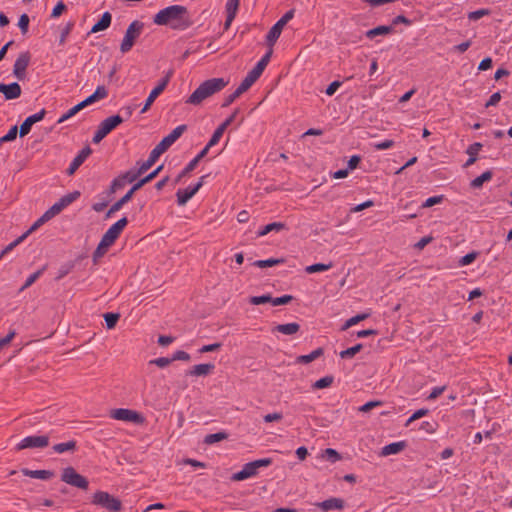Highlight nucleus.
Returning a JSON list of instances; mask_svg holds the SVG:
<instances>
[{
	"mask_svg": "<svg viewBox=\"0 0 512 512\" xmlns=\"http://www.w3.org/2000/svg\"><path fill=\"white\" fill-rule=\"evenodd\" d=\"M31 54L29 51L22 52L18 55L14 66L13 74L18 80H23L26 77V69L29 66Z\"/></svg>",
	"mask_w": 512,
	"mask_h": 512,
	"instance_id": "obj_14",
	"label": "nucleus"
},
{
	"mask_svg": "<svg viewBox=\"0 0 512 512\" xmlns=\"http://www.w3.org/2000/svg\"><path fill=\"white\" fill-rule=\"evenodd\" d=\"M187 130L185 124L177 126L172 132L164 137L150 152V155L146 161L142 163V168H151L157 159L166 152L170 146Z\"/></svg>",
	"mask_w": 512,
	"mask_h": 512,
	"instance_id": "obj_4",
	"label": "nucleus"
},
{
	"mask_svg": "<svg viewBox=\"0 0 512 512\" xmlns=\"http://www.w3.org/2000/svg\"><path fill=\"white\" fill-rule=\"evenodd\" d=\"M92 503L110 511L118 512L122 510L121 501L104 491L95 492L92 498Z\"/></svg>",
	"mask_w": 512,
	"mask_h": 512,
	"instance_id": "obj_8",
	"label": "nucleus"
},
{
	"mask_svg": "<svg viewBox=\"0 0 512 512\" xmlns=\"http://www.w3.org/2000/svg\"><path fill=\"white\" fill-rule=\"evenodd\" d=\"M382 404H383V402L380 400H373V401H369V402L365 403L364 405L359 407L358 410L360 412L366 413V412L371 411L375 407L381 406Z\"/></svg>",
	"mask_w": 512,
	"mask_h": 512,
	"instance_id": "obj_59",
	"label": "nucleus"
},
{
	"mask_svg": "<svg viewBox=\"0 0 512 512\" xmlns=\"http://www.w3.org/2000/svg\"><path fill=\"white\" fill-rule=\"evenodd\" d=\"M73 27H74V23L73 22H68L66 24V26L63 28V30L61 32V35H60V39H59V44L60 45H63L66 42V38L70 34V32L72 31Z\"/></svg>",
	"mask_w": 512,
	"mask_h": 512,
	"instance_id": "obj_62",
	"label": "nucleus"
},
{
	"mask_svg": "<svg viewBox=\"0 0 512 512\" xmlns=\"http://www.w3.org/2000/svg\"><path fill=\"white\" fill-rule=\"evenodd\" d=\"M156 25H168L173 30H186L192 25L188 10L182 5H171L160 10L153 18Z\"/></svg>",
	"mask_w": 512,
	"mask_h": 512,
	"instance_id": "obj_1",
	"label": "nucleus"
},
{
	"mask_svg": "<svg viewBox=\"0 0 512 512\" xmlns=\"http://www.w3.org/2000/svg\"><path fill=\"white\" fill-rule=\"evenodd\" d=\"M22 473L25 476L41 480H49L54 476V472L51 470H29L25 468L22 469Z\"/></svg>",
	"mask_w": 512,
	"mask_h": 512,
	"instance_id": "obj_30",
	"label": "nucleus"
},
{
	"mask_svg": "<svg viewBox=\"0 0 512 512\" xmlns=\"http://www.w3.org/2000/svg\"><path fill=\"white\" fill-rule=\"evenodd\" d=\"M91 153L92 149L89 146L84 147L70 163L66 171L67 175H73Z\"/></svg>",
	"mask_w": 512,
	"mask_h": 512,
	"instance_id": "obj_18",
	"label": "nucleus"
},
{
	"mask_svg": "<svg viewBox=\"0 0 512 512\" xmlns=\"http://www.w3.org/2000/svg\"><path fill=\"white\" fill-rule=\"evenodd\" d=\"M49 445V437L47 435H33L23 438L17 444V450L27 448H45Z\"/></svg>",
	"mask_w": 512,
	"mask_h": 512,
	"instance_id": "obj_13",
	"label": "nucleus"
},
{
	"mask_svg": "<svg viewBox=\"0 0 512 512\" xmlns=\"http://www.w3.org/2000/svg\"><path fill=\"white\" fill-rule=\"evenodd\" d=\"M228 84L223 78H211L202 82L185 101L187 104L200 105L205 99L220 92Z\"/></svg>",
	"mask_w": 512,
	"mask_h": 512,
	"instance_id": "obj_3",
	"label": "nucleus"
},
{
	"mask_svg": "<svg viewBox=\"0 0 512 512\" xmlns=\"http://www.w3.org/2000/svg\"><path fill=\"white\" fill-rule=\"evenodd\" d=\"M406 448L405 441L393 442L384 446L381 450V456H389L392 454H398Z\"/></svg>",
	"mask_w": 512,
	"mask_h": 512,
	"instance_id": "obj_29",
	"label": "nucleus"
},
{
	"mask_svg": "<svg viewBox=\"0 0 512 512\" xmlns=\"http://www.w3.org/2000/svg\"><path fill=\"white\" fill-rule=\"evenodd\" d=\"M61 481L68 485L79 488L81 490H87L89 487V481L86 477L79 474L73 467L69 466L62 470Z\"/></svg>",
	"mask_w": 512,
	"mask_h": 512,
	"instance_id": "obj_7",
	"label": "nucleus"
},
{
	"mask_svg": "<svg viewBox=\"0 0 512 512\" xmlns=\"http://www.w3.org/2000/svg\"><path fill=\"white\" fill-rule=\"evenodd\" d=\"M15 336L16 331L14 329H11L5 337L0 338V350L7 346L8 344H10L11 341L15 338Z\"/></svg>",
	"mask_w": 512,
	"mask_h": 512,
	"instance_id": "obj_64",
	"label": "nucleus"
},
{
	"mask_svg": "<svg viewBox=\"0 0 512 512\" xmlns=\"http://www.w3.org/2000/svg\"><path fill=\"white\" fill-rule=\"evenodd\" d=\"M215 368V365L212 363L198 364L193 366V368L187 371V375L191 376H206L210 374Z\"/></svg>",
	"mask_w": 512,
	"mask_h": 512,
	"instance_id": "obj_28",
	"label": "nucleus"
},
{
	"mask_svg": "<svg viewBox=\"0 0 512 512\" xmlns=\"http://www.w3.org/2000/svg\"><path fill=\"white\" fill-rule=\"evenodd\" d=\"M294 17V10L287 11L268 31L266 35L267 45L272 49L281 35L284 26Z\"/></svg>",
	"mask_w": 512,
	"mask_h": 512,
	"instance_id": "obj_9",
	"label": "nucleus"
},
{
	"mask_svg": "<svg viewBox=\"0 0 512 512\" xmlns=\"http://www.w3.org/2000/svg\"><path fill=\"white\" fill-rule=\"evenodd\" d=\"M111 417L116 420L132 422L136 424H142L144 422V417L140 413L125 408L112 410Z\"/></svg>",
	"mask_w": 512,
	"mask_h": 512,
	"instance_id": "obj_12",
	"label": "nucleus"
},
{
	"mask_svg": "<svg viewBox=\"0 0 512 512\" xmlns=\"http://www.w3.org/2000/svg\"><path fill=\"white\" fill-rule=\"evenodd\" d=\"M162 169H163V165H160L156 169H154L152 172H150L148 175H146L145 177L138 180L130 188V190L121 198L122 203H125V204L128 203L132 199L134 193L136 191H138L139 189H141L144 185H146L147 183H149L153 179H155L158 176V174L161 172Z\"/></svg>",
	"mask_w": 512,
	"mask_h": 512,
	"instance_id": "obj_11",
	"label": "nucleus"
},
{
	"mask_svg": "<svg viewBox=\"0 0 512 512\" xmlns=\"http://www.w3.org/2000/svg\"><path fill=\"white\" fill-rule=\"evenodd\" d=\"M205 178L206 176H202L193 187H188L184 190L179 189L176 193L178 205L184 206L203 186Z\"/></svg>",
	"mask_w": 512,
	"mask_h": 512,
	"instance_id": "obj_16",
	"label": "nucleus"
},
{
	"mask_svg": "<svg viewBox=\"0 0 512 512\" xmlns=\"http://www.w3.org/2000/svg\"><path fill=\"white\" fill-rule=\"evenodd\" d=\"M174 74V70L170 69L167 71L165 76L159 81L158 85L150 92L148 98L145 101V104L141 110V113L147 112L156 98L166 89L167 85L170 82L171 77Z\"/></svg>",
	"mask_w": 512,
	"mask_h": 512,
	"instance_id": "obj_10",
	"label": "nucleus"
},
{
	"mask_svg": "<svg viewBox=\"0 0 512 512\" xmlns=\"http://www.w3.org/2000/svg\"><path fill=\"white\" fill-rule=\"evenodd\" d=\"M107 96H108V91H107L106 87L103 85H99L93 94L88 96L86 99L81 101L79 104H80V106H82V109H84L88 105H90L98 100L104 99Z\"/></svg>",
	"mask_w": 512,
	"mask_h": 512,
	"instance_id": "obj_23",
	"label": "nucleus"
},
{
	"mask_svg": "<svg viewBox=\"0 0 512 512\" xmlns=\"http://www.w3.org/2000/svg\"><path fill=\"white\" fill-rule=\"evenodd\" d=\"M285 262L284 258H270L266 260H257L253 263L254 266L259 268L272 267L278 264H283Z\"/></svg>",
	"mask_w": 512,
	"mask_h": 512,
	"instance_id": "obj_37",
	"label": "nucleus"
},
{
	"mask_svg": "<svg viewBox=\"0 0 512 512\" xmlns=\"http://www.w3.org/2000/svg\"><path fill=\"white\" fill-rule=\"evenodd\" d=\"M478 255H479V253L476 251H472V252L464 255L458 261L459 266H467V265L471 264L472 262H474L476 260Z\"/></svg>",
	"mask_w": 512,
	"mask_h": 512,
	"instance_id": "obj_48",
	"label": "nucleus"
},
{
	"mask_svg": "<svg viewBox=\"0 0 512 512\" xmlns=\"http://www.w3.org/2000/svg\"><path fill=\"white\" fill-rule=\"evenodd\" d=\"M324 354V349L319 347L307 355L297 357V362L301 364H308Z\"/></svg>",
	"mask_w": 512,
	"mask_h": 512,
	"instance_id": "obj_33",
	"label": "nucleus"
},
{
	"mask_svg": "<svg viewBox=\"0 0 512 512\" xmlns=\"http://www.w3.org/2000/svg\"><path fill=\"white\" fill-rule=\"evenodd\" d=\"M438 423L436 421H424L421 424L420 429L426 431L429 434L436 432Z\"/></svg>",
	"mask_w": 512,
	"mask_h": 512,
	"instance_id": "obj_56",
	"label": "nucleus"
},
{
	"mask_svg": "<svg viewBox=\"0 0 512 512\" xmlns=\"http://www.w3.org/2000/svg\"><path fill=\"white\" fill-rule=\"evenodd\" d=\"M316 506L321 508L323 511H330L334 509L341 510L344 508V500L341 498L332 497L322 502L316 503Z\"/></svg>",
	"mask_w": 512,
	"mask_h": 512,
	"instance_id": "obj_24",
	"label": "nucleus"
},
{
	"mask_svg": "<svg viewBox=\"0 0 512 512\" xmlns=\"http://www.w3.org/2000/svg\"><path fill=\"white\" fill-rule=\"evenodd\" d=\"M80 110H82V106L78 103L71 109H69L65 114H63L57 121V123H63L64 121L70 119L74 115H76Z\"/></svg>",
	"mask_w": 512,
	"mask_h": 512,
	"instance_id": "obj_51",
	"label": "nucleus"
},
{
	"mask_svg": "<svg viewBox=\"0 0 512 512\" xmlns=\"http://www.w3.org/2000/svg\"><path fill=\"white\" fill-rule=\"evenodd\" d=\"M26 238V234H22L20 237H18L16 240L11 242L9 245H7L0 253V259L7 254L8 252L12 251L17 245H19L24 239Z\"/></svg>",
	"mask_w": 512,
	"mask_h": 512,
	"instance_id": "obj_54",
	"label": "nucleus"
},
{
	"mask_svg": "<svg viewBox=\"0 0 512 512\" xmlns=\"http://www.w3.org/2000/svg\"><path fill=\"white\" fill-rule=\"evenodd\" d=\"M240 5V0H228L226 3V13L227 15L236 16Z\"/></svg>",
	"mask_w": 512,
	"mask_h": 512,
	"instance_id": "obj_55",
	"label": "nucleus"
},
{
	"mask_svg": "<svg viewBox=\"0 0 512 512\" xmlns=\"http://www.w3.org/2000/svg\"><path fill=\"white\" fill-rule=\"evenodd\" d=\"M300 331V325L298 323H286V324H278L273 327L272 332H278L284 335H294Z\"/></svg>",
	"mask_w": 512,
	"mask_h": 512,
	"instance_id": "obj_27",
	"label": "nucleus"
},
{
	"mask_svg": "<svg viewBox=\"0 0 512 512\" xmlns=\"http://www.w3.org/2000/svg\"><path fill=\"white\" fill-rule=\"evenodd\" d=\"M17 133H18L17 125L12 126L10 128V130L8 131V133L0 138V145H2L3 143H6V142L14 141L17 137Z\"/></svg>",
	"mask_w": 512,
	"mask_h": 512,
	"instance_id": "obj_47",
	"label": "nucleus"
},
{
	"mask_svg": "<svg viewBox=\"0 0 512 512\" xmlns=\"http://www.w3.org/2000/svg\"><path fill=\"white\" fill-rule=\"evenodd\" d=\"M429 413V410L426 408H421L415 411L406 421L405 426L408 427L412 422L426 416Z\"/></svg>",
	"mask_w": 512,
	"mask_h": 512,
	"instance_id": "obj_50",
	"label": "nucleus"
},
{
	"mask_svg": "<svg viewBox=\"0 0 512 512\" xmlns=\"http://www.w3.org/2000/svg\"><path fill=\"white\" fill-rule=\"evenodd\" d=\"M124 122V118L120 115H113L106 119H104L98 126L94 136L93 143H100L111 131H113L117 126Z\"/></svg>",
	"mask_w": 512,
	"mask_h": 512,
	"instance_id": "obj_6",
	"label": "nucleus"
},
{
	"mask_svg": "<svg viewBox=\"0 0 512 512\" xmlns=\"http://www.w3.org/2000/svg\"><path fill=\"white\" fill-rule=\"evenodd\" d=\"M363 348L362 344H356L346 350L340 352V357L342 359H348L354 357L357 353H359Z\"/></svg>",
	"mask_w": 512,
	"mask_h": 512,
	"instance_id": "obj_43",
	"label": "nucleus"
},
{
	"mask_svg": "<svg viewBox=\"0 0 512 512\" xmlns=\"http://www.w3.org/2000/svg\"><path fill=\"white\" fill-rule=\"evenodd\" d=\"M228 438V434L226 432H217L213 434H208L204 438V443L207 445H212L214 443L220 442Z\"/></svg>",
	"mask_w": 512,
	"mask_h": 512,
	"instance_id": "obj_41",
	"label": "nucleus"
},
{
	"mask_svg": "<svg viewBox=\"0 0 512 512\" xmlns=\"http://www.w3.org/2000/svg\"><path fill=\"white\" fill-rule=\"evenodd\" d=\"M53 451L59 454L64 452H75L77 449V442L75 440H70L65 443H58L52 447Z\"/></svg>",
	"mask_w": 512,
	"mask_h": 512,
	"instance_id": "obj_32",
	"label": "nucleus"
},
{
	"mask_svg": "<svg viewBox=\"0 0 512 512\" xmlns=\"http://www.w3.org/2000/svg\"><path fill=\"white\" fill-rule=\"evenodd\" d=\"M226 128L224 127V125H219L216 130L214 131L212 137L210 138V140L208 141V147H213L215 146L221 139V137L223 136L224 132H225Z\"/></svg>",
	"mask_w": 512,
	"mask_h": 512,
	"instance_id": "obj_42",
	"label": "nucleus"
},
{
	"mask_svg": "<svg viewBox=\"0 0 512 512\" xmlns=\"http://www.w3.org/2000/svg\"><path fill=\"white\" fill-rule=\"evenodd\" d=\"M107 96H108V91H107L106 87L103 85H99L93 94L88 96L86 99L81 101L79 104H80V106H82V109H84L88 105H90L98 100L104 99Z\"/></svg>",
	"mask_w": 512,
	"mask_h": 512,
	"instance_id": "obj_22",
	"label": "nucleus"
},
{
	"mask_svg": "<svg viewBox=\"0 0 512 512\" xmlns=\"http://www.w3.org/2000/svg\"><path fill=\"white\" fill-rule=\"evenodd\" d=\"M45 115H46V110L41 109L39 112L27 117L23 121V123L20 125V128H19L20 137L26 136L31 131L33 124L43 120Z\"/></svg>",
	"mask_w": 512,
	"mask_h": 512,
	"instance_id": "obj_17",
	"label": "nucleus"
},
{
	"mask_svg": "<svg viewBox=\"0 0 512 512\" xmlns=\"http://www.w3.org/2000/svg\"><path fill=\"white\" fill-rule=\"evenodd\" d=\"M110 246L111 245H108V243L105 242L103 239L100 240V243L98 244L97 248L93 252L92 259H93L94 264H97L98 260L100 258H102L107 253Z\"/></svg>",
	"mask_w": 512,
	"mask_h": 512,
	"instance_id": "obj_35",
	"label": "nucleus"
},
{
	"mask_svg": "<svg viewBox=\"0 0 512 512\" xmlns=\"http://www.w3.org/2000/svg\"><path fill=\"white\" fill-rule=\"evenodd\" d=\"M257 474V470L254 468V466L251 464V462L246 463L242 470H240L237 473H234L231 477L233 481H243L247 478H250L252 476H255Z\"/></svg>",
	"mask_w": 512,
	"mask_h": 512,
	"instance_id": "obj_26",
	"label": "nucleus"
},
{
	"mask_svg": "<svg viewBox=\"0 0 512 512\" xmlns=\"http://www.w3.org/2000/svg\"><path fill=\"white\" fill-rule=\"evenodd\" d=\"M107 96H108V91H107L106 87L103 85H99L93 94L88 96L86 99L81 101L79 104H80V106H82V109H84L88 105H90L98 100L104 99Z\"/></svg>",
	"mask_w": 512,
	"mask_h": 512,
	"instance_id": "obj_20",
	"label": "nucleus"
},
{
	"mask_svg": "<svg viewBox=\"0 0 512 512\" xmlns=\"http://www.w3.org/2000/svg\"><path fill=\"white\" fill-rule=\"evenodd\" d=\"M74 268L73 262H68L60 267L58 270V274L56 276V280H60L65 277L72 269Z\"/></svg>",
	"mask_w": 512,
	"mask_h": 512,
	"instance_id": "obj_57",
	"label": "nucleus"
},
{
	"mask_svg": "<svg viewBox=\"0 0 512 512\" xmlns=\"http://www.w3.org/2000/svg\"><path fill=\"white\" fill-rule=\"evenodd\" d=\"M292 300H293L292 295H283V296L276 297V298L272 297L271 304L274 306L286 305V304L290 303Z\"/></svg>",
	"mask_w": 512,
	"mask_h": 512,
	"instance_id": "obj_58",
	"label": "nucleus"
},
{
	"mask_svg": "<svg viewBox=\"0 0 512 512\" xmlns=\"http://www.w3.org/2000/svg\"><path fill=\"white\" fill-rule=\"evenodd\" d=\"M112 15L109 12H104L101 18L92 26L88 34L98 33L108 29L111 25Z\"/></svg>",
	"mask_w": 512,
	"mask_h": 512,
	"instance_id": "obj_25",
	"label": "nucleus"
},
{
	"mask_svg": "<svg viewBox=\"0 0 512 512\" xmlns=\"http://www.w3.org/2000/svg\"><path fill=\"white\" fill-rule=\"evenodd\" d=\"M107 96H108V91H107L106 87L103 85H99L93 94L88 96L86 99L81 101L79 104H80V106H82V109H84L88 105H90L98 100L104 99Z\"/></svg>",
	"mask_w": 512,
	"mask_h": 512,
	"instance_id": "obj_21",
	"label": "nucleus"
},
{
	"mask_svg": "<svg viewBox=\"0 0 512 512\" xmlns=\"http://www.w3.org/2000/svg\"><path fill=\"white\" fill-rule=\"evenodd\" d=\"M272 53L273 50L269 49L266 52V54L258 61L255 67L248 72V74L242 80L237 89L224 99L221 105L223 108L230 106L237 98H239L243 93H245L258 80V78L261 76L264 69L268 65Z\"/></svg>",
	"mask_w": 512,
	"mask_h": 512,
	"instance_id": "obj_2",
	"label": "nucleus"
},
{
	"mask_svg": "<svg viewBox=\"0 0 512 512\" xmlns=\"http://www.w3.org/2000/svg\"><path fill=\"white\" fill-rule=\"evenodd\" d=\"M393 32V27L390 26V25H380V26H377L375 28H372L368 31L365 32V36L368 38V39H373L375 38L376 36H381V35H387V34H390Z\"/></svg>",
	"mask_w": 512,
	"mask_h": 512,
	"instance_id": "obj_31",
	"label": "nucleus"
},
{
	"mask_svg": "<svg viewBox=\"0 0 512 512\" xmlns=\"http://www.w3.org/2000/svg\"><path fill=\"white\" fill-rule=\"evenodd\" d=\"M493 177L492 171L488 170L482 173L480 176L473 179L470 183L471 188H480L484 182L491 180Z\"/></svg>",
	"mask_w": 512,
	"mask_h": 512,
	"instance_id": "obj_36",
	"label": "nucleus"
},
{
	"mask_svg": "<svg viewBox=\"0 0 512 512\" xmlns=\"http://www.w3.org/2000/svg\"><path fill=\"white\" fill-rule=\"evenodd\" d=\"M368 316H369V314H367V313L358 314V315H356V316H353V317H351L350 319H348V320L346 321V323L344 324V326H343V328H342V329H343V330H346V329H348L349 327H351V326H353V325L357 324L358 322L365 320L366 318H368Z\"/></svg>",
	"mask_w": 512,
	"mask_h": 512,
	"instance_id": "obj_49",
	"label": "nucleus"
},
{
	"mask_svg": "<svg viewBox=\"0 0 512 512\" xmlns=\"http://www.w3.org/2000/svg\"><path fill=\"white\" fill-rule=\"evenodd\" d=\"M334 382V377L332 375L325 376L323 378H320L319 380L315 381L312 384V389L318 390V389H324L330 387Z\"/></svg>",
	"mask_w": 512,
	"mask_h": 512,
	"instance_id": "obj_40",
	"label": "nucleus"
},
{
	"mask_svg": "<svg viewBox=\"0 0 512 512\" xmlns=\"http://www.w3.org/2000/svg\"><path fill=\"white\" fill-rule=\"evenodd\" d=\"M284 229H286V224L285 223H283V222H273V223H269L266 226H264L260 231H258L257 235L259 237H262V236H265V235H267L268 233H270L272 231L279 232V231L284 230Z\"/></svg>",
	"mask_w": 512,
	"mask_h": 512,
	"instance_id": "obj_34",
	"label": "nucleus"
},
{
	"mask_svg": "<svg viewBox=\"0 0 512 512\" xmlns=\"http://www.w3.org/2000/svg\"><path fill=\"white\" fill-rule=\"evenodd\" d=\"M103 317H104V320L106 323V327L108 329H113L116 326V324L120 318V314L119 313H105L103 315Z\"/></svg>",
	"mask_w": 512,
	"mask_h": 512,
	"instance_id": "obj_45",
	"label": "nucleus"
},
{
	"mask_svg": "<svg viewBox=\"0 0 512 512\" xmlns=\"http://www.w3.org/2000/svg\"><path fill=\"white\" fill-rule=\"evenodd\" d=\"M80 197L79 191H73L71 193H68L60 198V202L62 203L63 207H67L71 203H73L75 200H77Z\"/></svg>",
	"mask_w": 512,
	"mask_h": 512,
	"instance_id": "obj_46",
	"label": "nucleus"
},
{
	"mask_svg": "<svg viewBox=\"0 0 512 512\" xmlns=\"http://www.w3.org/2000/svg\"><path fill=\"white\" fill-rule=\"evenodd\" d=\"M490 11L488 9H479L476 11H472L468 14V19L471 21H476L482 18L485 15H489Z\"/></svg>",
	"mask_w": 512,
	"mask_h": 512,
	"instance_id": "obj_60",
	"label": "nucleus"
},
{
	"mask_svg": "<svg viewBox=\"0 0 512 512\" xmlns=\"http://www.w3.org/2000/svg\"><path fill=\"white\" fill-rule=\"evenodd\" d=\"M144 23L139 20H134L128 26L124 38L120 44V51L122 53L129 52L135 44L136 39L142 33Z\"/></svg>",
	"mask_w": 512,
	"mask_h": 512,
	"instance_id": "obj_5",
	"label": "nucleus"
},
{
	"mask_svg": "<svg viewBox=\"0 0 512 512\" xmlns=\"http://www.w3.org/2000/svg\"><path fill=\"white\" fill-rule=\"evenodd\" d=\"M127 224L128 219L126 217H122L105 232V234L102 236V239L107 242L108 245H112L120 236Z\"/></svg>",
	"mask_w": 512,
	"mask_h": 512,
	"instance_id": "obj_15",
	"label": "nucleus"
},
{
	"mask_svg": "<svg viewBox=\"0 0 512 512\" xmlns=\"http://www.w3.org/2000/svg\"><path fill=\"white\" fill-rule=\"evenodd\" d=\"M332 267V263L324 264V263H315L305 268V271L309 274L322 272L329 270Z\"/></svg>",
	"mask_w": 512,
	"mask_h": 512,
	"instance_id": "obj_44",
	"label": "nucleus"
},
{
	"mask_svg": "<svg viewBox=\"0 0 512 512\" xmlns=\"http://www.w3.org/2000/svg\"><path fill=\"white\" fill-rule=\"evenodd\" d=\"M46 269V265L43 266L41 269L37 270L33 274H31L25 281V283L22 285V287L19 289V292H23L27 288H29L34 282L37 281V279L43 274V272Z\"/></svg>",
	"mask_w": 512,
	"mask_h": 512,
	"instance_id": "obj_39",
	"label": "nucleus"
},
{
	"mask_svg": "<svg viewBox=\"0 0 512 512\" xmlns=\"http://www.w3.org/2000/svg\"><path fill=\"white\" fill-rule=\"evenodd\" d=\"M29 22H30V19H29V16L27 14H22L20 17H19V20H18V27L20 28L21 30V33L23 35H26L27 32H28V29H29Z\"/></svg>",
	"mask_w": 512,
	"mask_h": 512,
	"instance_id": "obj_53",
	"label": "nucleus"
},
{
	"mask_svg": "<svg viewBox=\"0 0 512 512\" xmlns=\"http://www.w3.org/2000/svg\"><path fill=\"white\" fill-rule=\"evenodd\" d=\"M271 301H272V296L270 294L261 295V296H252L249 299V302L253 305L271 303Z\"/></svg>",
	"mask_w": 512,
	"mask_h": 512,
	"instance_id": "obj_52",
	"label": "nucleus"
},
{
	"mask_svg": "<svg viewBox=\"0 0 512 512\" xmlns=\"http://www.w3.org/2000/svg\"><path fill=\"white\" fill-rule=\"evenodd\" d=\"M149 363L154 364V365L158 366L159 368H165L172 363V360H171V358L160 357V358L151 360Z\"/></svg>",
	"mask_w": 512,
	"mask_h": 512,
	"instance_id": "obj_63",
	"label": "nucleus"
},
{
	"mask_svg": "<svg viewBox=\"0 0 512 512\" xmlns=\"http://www.w3.org/2000/svg\"><path fill=\"white\" fill-rule=\"evenodd\" d=\"M21 86L17 82L10 84L0 83V93H3L6 100L17 99L21 95Z\"/></svg>",
	"mask_w": 512,
	"mask_h": 512,
	"instance_id": "obj_19",
	"label": "nucleus"
},
{
	"mask_svg": "<svg viewBox=\"0 0 512 512\" xmlns=\"http://www.w3.org/2000/svg\"><path fill=\"white\" fill-rule=\"evenodd\" d=\"M126 185V180L121 175L116 177L111 183V192H115Z\"/></svg>",
	"mask_w": 512,
	"mask_h": 512,
	"instance_id": "obj_61",
	"label": "nucleus"
},
{
	"mask_svg": "<svg viewBox=\"0 0 512 512\" xmlns=\"http://www.w3.org/2000/svg\"><path fill=\"white\" fill-rule=\"evenodd\" d=\"M150 168H142V164L140 165V167L138 168V170L136 172L132 171V170H129L127 172H125L124 174H122L121 176L124 177V179L126 180V183H132L134 182L139 176H141L142 174H144L146 171H148Z\"/></svg>",
	"mask_w": 512,
	"mask_h": 512,
	"instance_id": "obj_38",
	"label": "nucleus"
}]
</instances>
